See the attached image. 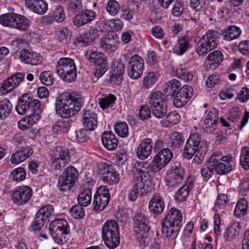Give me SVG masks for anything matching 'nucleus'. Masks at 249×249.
Returning a JSON list of instances; mask_svg holds the SVG:
<instances>
[{"mask_svg":"<svg viewBox=\"0 0 249 249\" xmlns=\"http://www.w3.org/2000/svg\"><path fill=\"white\" fill-rule=\"evenodd\" d=\"M82 123L87 129L89 131L95 130L97 127V114L92 109H84L82 115Z\"/></svg>","mask_w":249,"mask_h":249,"instance_id":"20","label":"nucleus"},{"mask_svg":"<svg viewBox=\"0 0 249 249\" xmlns=\"http://www.w3.org/2000/svg\"><path fill=\"white\" fill-rule=\"evenodd\" d=\"M13 179L17 182L24 180L26 177V172L24 168L19 167L14 170L11 174Z\"/></svg>","mask_w":249,"mask_h":249,"instance_id":"57","label":"nucleus"},{"mask_svg":"<svg viewBox=\"0 0 249 249\" xmlns=\"http://www.w3.org/2000/svg\"><path fill=\"white\" fill-rule=\"evenodd\" d=\"M110 200V194L108 188L105 186L100 187L93 198V209L96 211L103 210Z\"/></svg>","mask_w":249,"mask_h":249,"instance_id":"15","label":"nucleus"},{"mask_svg":"<svg viewBox=\"0 0 249 249\" xmlns=\"http://www.w3.org/2000/svg\"><path fill=\"white\" fill-rule=\"evenodd\" d=\"M116 99V98L114 95L109 94L107 96L100 99L99 104L100 107L104 109L110 107H112Z\"/></svg>","mask_w":249,"mask_h":249,"instance_id":"53","label":"nucleus"},{"mask_svg":"<svg viewBox=\"0 0 249 249\" xmlns=\"http://www.w3.org/2000/svg\"><path fill=\"white\" fill-rule=\"evenodd\" d=\"M53 208L52 205H46L42 206L36 213V215L47 221L48 218L53 214Z\"/></svg>","mask_w":249,"mask_h":249,"instance_id":"50","label":"nucleus"},{"mask_svg":"<svg viewBox=\"0 0 249 249\" xmlns=\"http://www.w3.org/2000/svg\"><path fill=\"white\" fill-rule=\"evenodd\" d=\"M33 195V191L31 187L24 186L18 188L14 192L12 196L13 201L19 205L27 203Z\"/></svg>","mask_w":249,"mask_h":249,"instance_id":"16","label":"nucleus"},{"mask_svg":"<svg viewBox=\"0 0 249 249\" xmlns=\"http://www.w3.org/2000/svg\"><path fill=\"white\" fill-rule=\"evenodd\" d=\"M53 18L54 20L58 22H61L64 20L65 14L62 6H57L53 12Z\"/></svg>","mask_w":249,"mask_h":249,"instance_id":"63","label":"nucleus"},{"mask_svg":"<svg viewBox=\"0 0 249 249\" xmlns=\"http://www.w3.org/2000/svg\"><path fill=\"white\" fill-rule=\"evenodd\" d=\"M148 186L146 181H143L142 177H137L135 178L132 188L142 195L146 193Z\"/></svg>","mask_w":249,"mask_h":249,"instance_id":"42","label":"nucleus"},{"mask_svg":"<svg viewBox=\"0 0 249 249\" xmlns=\"http://www.w3.org/2000/svg\"><path fill=\"white\" fill-rule=\"evenodd\" d=\"M25 4L31 11L39 15L44 14L48 9V4L43 0H26Z\"/></svg>","mask_w":249,"mask_h":249,"instance_id":"25","label":"nucleus"},{"mask_svg":"<svg viewBox=\"0 0 249 249\" xmlns=\"http://www.w3.org/2000/svg\"><path fill=\"white\" fill-rule=\"evenodd\" d=\"M211 121L218 122V112L214 108H212L206 112L205 116L203 120V122Z\"/></svg>","mask_w":249,"mask_h":249,"instance_id":"62","label":"nucleus"},{"mask_svg":"<svg viewBox=\"0 0 249 249\" xmlns=\"http://www.w3.org/2000/svg\"><path fill=\"white\" fill-rule=\"evenodd\" d=\"M124 59L128 61L127 73L128 76L133 79L140 78L144 69V60L140 55L134 54L130 58L128 55H124Z\"/></svg>","mask_w":249,"mask_h":249,"instance_id":"11","label":"nucleus"},{"mask_svg":"<svg viewBox=\"0 0 249 249\" xmlns=\"http://www.w3.org/2000/svg\"><path fill=\"white\" fill-rule=\"evenodd\" d=\"M115 132L121 137H126L128 134V126L124 122L116 123L114 125Z\"/></svg>","mask_w":249,"mask_h":249,"instance_id":"46","label":"nucleus"},{"mask_svg":"<svg viewBox=\"0 0 249 249\" xmlns=\"http://www.w3.org/2000/svg\"><path fill=\"white\" fill-rule=\"evenodd\" d=\"M0 24L11 28L24 31L30 26L29 20L24 16L14 13H8L0 16Z\"/></svg>","mask_w":249,"mask_h":249,"instance_id":"8","label":"nucleus"},{"mask_svg":"<svg viewBox=\"0 0 249 249\" xmlns=\"http://www.w3.org/2000/svg\"><path fill=\"white\" fill-rule=\"evenodd\" d=\"M182 215L180 211L171 208L161 220L163 234L169 239L176 238L182 226Z\"/></svg>","mask_w":249,"mask_h":249,"instance_id":"3","label":"nucleus"},{"mask_svg":"<svg viewBox=\"0 0 249 249\" xmlns=\"http://www.w3.org/2000/svg\"><path fill=\"white\" fill-rule=\"evenodd\" d=\"M50 230H52L57 235H65L69 233V226L65 219H56L53 221L50 225Z\"/></svg>","mask_w":249,"mask_h":249,"instance_id":"27","label":"nucleus"},{"mask_svg":"<svg viewBox=\"0 0 249 249\" xmlns=\"http://www.w3.org/2000/svg\"><path fill=\"white\" fill-rule=\"evenodd\" d=\"M83 206L75 205L73 206L70 210L71 216L75 219H81L85 215V211Z\"/></svg>","mask_w":249,"mask_h":249,"instance_id":"58","label":"nucleus"},{"mask_svg":"<svg viewBox=\"0 0 249 249\" xmlns=\"http://www.w3.org/2000/svg\"><path fill=\"white\" fill-rule=\"evenodd\" d=\"M193 88L188 85L182 87L177 92L174 99V105L179 108L184 106L193 95Z\"/></svg>","mask_w":249,"mask_h":249,"instance_id":"18","label":"nucleus"},{"mask_svg":"<svg viewBox=\"0 0 249 249\" xmlns=\"http://www.w3.org/2000/svg\"><path fill=\"white\" fill-rule=\"evenodd\" d=\"M101 140L104 146L108 150H114L118 145L117 139L110 131L105 132L102 135Z\"/></svg>","mask_w":249,"mask_h":249,"instance_id":"26","label":"nucleus"},{"mask_svg":"<svg viewBox=\"0 0 249 249\" xmlns=\"http://www.w3.org/2000/svg\"><path fill=\"white\" fill-rule=\"evenodd\" d=\"M176 76L185 81H191L193 78V73L187 70L184 65H180L175 71Z\"/></svg>","mask_w":249,"mask_h":249,"instance_id":"33","label":"nucleus"},{"mask_svg":"<svg viewBox=\"0 0 249 249\" xmlns=\"http://www.w3.org/2000/svg\"><path fill=\"white\" fill-rule=\"evenodd\" d=\"M183 142L182 134L178 132L175 131L170 135V144L173 149L180 147Z\"/></svg>","mask_w":249,"mask_h":249,"instance_id":"39","label":"nucleus"},{"mask_svg":"<svg viewBox=\"0 0 249 249\" xmlns=\"http://www.w3.org/2000/svg\"><path fill=\"white\" fill-rule=\"evenodd\" d=\"M102 235L105 245L108 248L114 249L119 245V227L116 221H106L102 227Z\"/></svg>","mask_w":249,"mask_h":249,"instance_id":"5","label":"nucleus"},{"mask_svg":"<svg viewBox=\"0 0 249 249\" xmlns=\"http://www.w3.org/2000/svg\"><path fill=\"white\" fill-rule=\"evenodd\" d=\"M248 208V201L244 198L240 199L237 203L234 210V214L237 218L244 216L247 212Z\"/></svg>","mask_w":249,"mask_h":249,"instance_id":"35","label":"nucleus"},{"mask_svg":"<svg viewBox=\"0 0 249 249\" xmlns=\"http://www.w3.org/2000/svg\"><path fill=\"white\" fill-rule=\"evenodd\" d=\"M218 122H203L202 127L204 133L211 134L214 133L217 129V124Z\"/></svg>","mask_w":249,"mask_h":249,"instance_id":"60","label":"nucleus"},{"mask_svg":"<svg viewBox=\"0 0 249 249\" xmlns=\"http://www.w3.org/2000/svg\"><path fill=\"white\" fill-rule=\"evenodd\" d=\"M86 57L90 62L94 63L97 66L106 63V60L104 54L96 52H90L89 53H87Z\"/></svg>","mask_w":249,"mask_h":249,"instance_id":"38","label":"nucleus"},{"mask_svg":"<svg viewBox=\"0 0 249 249\" xmlns=\"http://www.w3.org/2000/svg\"><path fill=\"white\" fill-rule=\"evenodd\" d=\"M229 201L227 195L223 194H219L215 202L214 209L216 211H217L218 209H223Z\"/></svg>","mask_w":249,"mask_h":249,"instance_id":"55","label":"nucleus"},{"mask_svg":"<svg viewBox=\"0 0 249 249\" xmlns=\"http://www.w3.org/2000/svg\"><path fill=\"white\" fill-rule=\"evenodd\" d=\"M181 85L179 81L173 79L166 84V92L171 94L176 91L177 89L181 87Z\"/></svg>","mask_w":249,"mask_h":249,"instance_id":"59","label":"nucleus"},{"mask_svg":"<svg viewBox=\"0 0 249 249\" xmlns=\"http://www.w3.org/2000/svg\"><path fill=\"white\" fill-rule=\"evenodd\" d=\"M134 229L137 241L142 247L148 245L150 242L148 231L149 221L145 214L141 212H137L133 217Z\"/></svg>","mask_w":249,"mask_h":249,"instance_id":"4","label":"nucleus"},{"mask_svg":"<svg viewBox=\"0 0 249 249\" xmlns=\"http://www.w3.org/2000/svg\"><path fill=\"white\" fill-rule=\"evenodd\" d=\"M152 114L155 117L160 119L165 116L167 112V107L166 103H161L159 105H157L150 108Z\"/></svg>","mask_w":249,"mask_h":249,"instance_id":"43","label":"nucleus"},{"mask_svg":"<svg viewBox=\"0 0 249 249\" xmlns=\"http://www.w3.org/2000/svg\"><path fill=\"white\" fill-rule=\"evenodd\" d=\"M189 48V38L183 36L178 39L173 49V52L176 54L181 55L187 51Z\"/></svg>","mask_w":249,"mask_h":249,"instance_id":"31","label":"nucleus"},{"mask_svg":"<svg viewBox=\"0 0 249 249\" xmlns=\"http://www.w3.org/2000/svg\"><path fill=\"white\" fill-rule=\"evenodd\" d=\"M30 102L31 96L28 94H23L18 100V103L16 106V110L19 115H23L30 109Z\"/></svg>","mask_w":249,"mask_h":249,"instance_id":"28","label":"nucleus"},{"mask_svg":"<svg viewBox=\"0 0 249 249\" xmlns=\"http://www.w3.org/2000/svg\"><path fill=\"white\" fill-rule=\"evenodd\" d=\"M70 127V124L68 121H59L53 126V133L61 134L66 133Z\"/></svg>","mask_w":249,"mask_h":249,"instance_id":"47","label":"nucleus"},{"mask_svg":"<svg viewBox=\"0 0 249 249\" xmlns=\"http://www.w3.org/2000/svg\"><path fill=\"white\" fill-rule=\"evenodd\" d=\"M220 35L213 30L207 31L197 41L195 51L199 56H205L209 52L216 47L218 44V39Z\"/></svg>","mask_w":249,"mask_h":249,"instance_id":"6","label":"nucleus"},{"mask_svg":"<svg viewBox=\"0 0 249 249\" xmlns=\"http://www.w3.org/2000/svg\"><path fill=\"white\" fill-rule=\"evenodd\" d=\"M153 141L150 138H146L141 142L137 149V156L142 160L147 159L152 153Z\"/></svg>","mask_w":249,"mask_h":249,"instance_id":"22","label":"nucleus"},{"mask_svg":"<svg viewBox=\"0 0 249 249\" xmlns=\"http://www.w3.org/2000/svg\"><path fill=\"white\" fill-rule=\"evenodd\" d=\"M12 110V105L7 99L0 101V119L5 118L10 114Z\"/></svg>","mask_w":249,"mask_h":249,"instance_id":"41","label":"nucleus"},{"mask_svg":"<svg viewBox=\"0 0 249 249\" xmlns=\"http://www.w3.org/2000/svg\"><path fill=\"white\" fill-rule=\"evenodd\" d=\"M41 82L46 86L52 85L54 82L53 73L50 71H42L39 76Z\"/></svg>","mask_w":249,"mask_h":249,"instance_id":"54","label":"nucleus"},{"mask_svg":"<svg viewBox=\"0 0 249 249\" xmlns=\"http://www.w3.org/2000/svg\"><path fill=\"white\" fill-rule=\"evenodd\" d=\"M240 164L245 170L249 169V147L244 146L241 150Z\"/></svg>","mask_w":249,"mask_h":249,"instance_id":"44","label":"nucleus"},{"mask_svg":"<svg viewBox=\"0 0 249 249\" xmlns=\"http://www.w3.org/2000/svg\"><path fill=\"white\" fill-rule=\"evenodd\" d=\"M70 37L71 34L67 29H63L60 30L58 34L59 41L64 44H66L69 42Z\"/></svg>","mask_w":249,"mask_h":249,"instance_id":"64","label":"nucleus"},{"mask_svg":"<svg viewBox=\"0 0 249 249\" xmlns=\"http://www.w3.org/2000/svg\"><path fill=\"white\" fill-rule=\"evenodd\" d=\"M170 176L171 173H169L165 178L166 185L170 188L176 187L181 184L184 179L177 176H175L173 178L171 179V177Z\"/></svg>","mask_w":249,"mask_h":249,"instance_id":"56","label":"nucleus"},{"mask_svg":"<svg viewBox=\"0 0 249 249\" xmlns=\"http://www.w3.org/2000/svg\"><path fill=\"white\" fill-rule=\"evenodd\" d=\"M120 9L119 3L116 0H109L106 6L107 12L112 16L117 15Z\"/></svg>","mask_w":249,"mask_h":249,"instance_id":"52","label":"nucleus"},{"mask_svg":"<svg viewBox=\"0 0 249 249\" xmlns=\"http://www.w3.org/2000/svg\"><path fill=\"white\" fill-rule=\"evenodd\" d=\"M212 158L216 161L213 165L217 174L226 175L231 171L233 158L231 156H223L221 152L216 151L212 154Z\"/></svg>","mask_w":249,"mask_h":249,"instance_id":"12","label":"nucleus"},{"mask_svg":"<svg viewBox=\"0 0 249 249\" xmlns=\"http://www.w3.org/2000/svg\"><path fill=\"white\" fill-rule=\"evenodd\" d=\"M210 65H219L223 60V54L219 51H214L210 53L207 57Z\"/></svg>","mask_w":249,"mask_h":249,"instance_id":"48","label":"nucleus"},{"mask_svg":"<svg viewBox=\"0 0 249 249\" xmlns=\"http://www.w3.org/2000/svg\"><path fill=\"white\" fill-rule=\"evenodd\" d=\"M179 119L180 116L178 113L175 112H171L161 121V125L165 127L172 126L178 123Z\"/></svg>","mask_w":249,"mask_h":249,"instance_id":"37","label":"nucleus"},{"mask_svg":"<svg viewBox=\"0 0 249 249\" xmlns=\"http://www.w3.org/2000/svg\"><path fill=\"white\" fill-rule=\"evenodd\" d=\"M169 173H171V179H172V178H174L175 176L184 178L185 174L184 168L181 167L180 163L178 162L174 163L171 166Z\"/></svg>","mask_w":249,"mask_h":249,"instance_id":"49","label":"nucleus"},{"mask_svg":"<svg viewBox=\"0 0 249 249\" xmlns=\"http://www.w3.org/2000/svg\"><path fill=\"white\" fill-rule=\"evenodd\" d=\"M50 159L52 167L55 170H61L70 161V151L65 147H57L53 150Z\"/></svg>","mask_w":249,"mask_h":249,"instance_id":"10","label":"nucleus"},{"mask_svg":"<svg viewBox=\"0 0 249 249\" xmlns=\"http://www.w3.org/2000/svg\"><path fill=\"white\" fill-rule=\"evenodd\" d=\"M83 103L81 95L77 93H64L56 100L55 110L62 117L69 118L80 110Z\"/></svg>","mask_w":249,"mask_h":249,"instance_id":"1","label":"nucleus"},{"mask_svg":"<svg viewBox=\"0 0 249 249\" xmlns=\"http://www.w3.org/2000/svg\"><path fill=\"white\" fill-rule=\"evenodd\" d=\"M164 207V201L162 196L158 193L154 194L149 202V213L154 217H157L163 213Z\"/></svg>","mask_w":249,"mask_h":249,"instance_id":"17","label":"nucleus"},{"mask_svg":"<svg viewBox=\"0 0 249 249\" xmlns=\"http://www.w3.org/2000/svg\"><path fill=\"white\" fill-rule=\"evenodd\" d=\"M190 190V184H185L178 190L176 195V199L181 202L185 200Z\"/></svg>","mask_w":249,"mask_h":249,"instance_id":"51","label":"nucleus"},{"mask_svg":"<svg viewBox=\"0 0 249 249\" xmlns=\"http://www.w3.org/2000/svg\"><path fill=\"white\" fill-rule=\"evenodd\" d=\"M99 44L101 48L104 51L114 52L118 48L119 42L111 33L105 35L100 39Z\"/></svg>","mask_w":249,"mask_h":249,"instance_id":"24","label":"nucleus"},{"mask_svg":"<svg viewBox=\"0 0 249 249\" xmlns=\"http://www.w3.org/2000/svg\"><path fill=\"white\" fill-rule=\"evenodd\" d=\"M159 76V74L154 72H150L144 77L143 86L144 88L148 89L154 85Z\"/></svg>","mask_w":249,"mask_h":249,"instance_id":"45","label":"nucleus"},{"mask_svg":"<svg viewBox=\"0 0 249 249\" xmlns=\"http://www.w3.org/2000/svg\"><path fill=\"white\" fill-rule=\"evenodd\" d=\"M173 153L168 148H163L155 156L150 165V170L156 172L161 170L173 158Z\"/></svg>","mask_w":249,"mask_h":249,"instance_id":"13","label":"nucleus"},{"mask_svg":"<svg viewBox=\"0 0 249 249\" xmlns=\"http://www.w3.org/2000/svg\"><path fill=\"white\" fill-rule=\"evenodd\" d=\"M241 225L239 223H233L229 226L227 230L224 232L223 236L225 240L231 241L239 234Z\"/></svg>","mask_w":249,"mask_h":249,"instance_id":"32","label":"nucleus"},{"mask_svg":"<svg viewBox=\"0 0 249 249\" xmlns=\"http://www.w3.org/2000/svg\"><path fill=\"white\" fill-rule=\"evenodd\" d=\"M40 118V116L38 113L31 114L18 121V127L22 130H26L37 122Z\"/></svg>","mask_w":249,"mask_h":249,"instance_id":"30","label":"nucleus"},{"mask_svg":"<svg viewBox=\"0 0 249 249\" xmlns=\"http://www.w3.org/2000/svg\"><path fill=\"white\" fill-rule=\"evenodd\" d=\"M98 173L102 175V179L105 183L115 184L119 181V174L112 165L106 162H101L99 164Z\"/></svg>","mask_w":249,"mask_h":249,"instance_id":"14","label":"nucleus"},{"mask_svg":"<svg viewBox=\"0 0 249 249\" xmlns=\"http://www.w3.org/2000/svg\"><path fill=\"white\" fill-rule=\"evenodd\" d=\"M124 66L120 60L114 62L110 72V80L111 83L116 85H120L123 80L124 73Z\"/></svg>","mask_w":249,"mask_h":249,"instance_id":"21","label":"nucleus"},{"mask_svg":"<svg viewBox=\"0 0 249 249\" xmlns=\"http://www.w3.org/2000/svg\"><path fill=\"white\" fill-rule=\"evenodd\" d=\"M96 17V14L94 11L83 9L73 18V22L75 26L79 27L93 20Z\"/></svg>","mask_w":249,"mask_h":249,"instance_id":"19","label":"nucleus"},{"mask_svg":"<svg viewBox=\"0 0 249 249\" xmlns=\"http://www.w3.org/2000/svg\"><path fill=\"white\" fill-rule=\"evenodd\" d=\"M79 204L86 207L88 206L91 201V191L90 189H87L81 193L77 198Z\"/></svg>","mask_w":249,"mask_h":249,"instance_id":"40","label":"nucleus"},{"mask_svg":"<svg viewBox=\"0 0 249 249\" xmlns=\"http://www.w3.org/2000/svg\"><path fill=\"white\" fill-rule=\"evenodd\" d=\"M208 150V143L201 140L198 133L192 134L188 139L183 149V157L190 160L195 155L192 164L198 165L201 163Z\"/></svg>","mask_w":249,"mask_h":249,"instance_id":"2","label":"nucleus"},{"mask_svg":"<svg viewBox=\"0 0 249 249\" xmlns=\"http://www.w3.org/2000/svg\"><path fill=\"white\" fill-rule=\"evenodd\" d=\"M166 103L164 101V95L160 91H157L151 93L149 97L148 104L151 108L161 103Z\"/></svg>","mask_w":249,"mask_h":249,"instance_id":"34","label":"nucleus"},{"mask_svg":"<svg viewBox=\"0 0 249 249\" xmlns=\"http://www.w3.org/2000/svg\"><path fill=\"white\" fill-rule=\"evenodd\" d=\"M78 177L77 170L73 166L68 167L58 177V189L61 192L71 190L75 185Z\"/></svg>","mask_w":249,"mask_h":249,"instance_id":"9","label":"nucleus"},{"mask_svg":"<svg viewBox=\"0 0 249 249\" xmlns=\"http://www.w3.org/2000/svg\"><path fill=\"white\" fill-rule=\"evenodd\" d=\"M56 72L63 81L71 82L77 77L74 61L69 57L61 58L57 62Z\"/></svg>","mask_w":249,"mask_h":249,"instance_id":"7","label":"nucleus"},{"mask_svg":"<svg viewBox=\"0 0 249 249\" xmlns=\"http://www.w3.org/2000/svg\"><path fill=\"white\" fill-rule=\"evenodd\" d=\"M215 159L213 160L211 157L207 160L203 165L200 173L202 179L205 181H207L212 177L214 170L213 164L216 162Z\"/></svg>","mask_w":249,"mask_h":249,"instance_id":"29","label":"nucleus"},{"mask_svg":"<svg viewBox=\"0 0 249 249\" xmlns=\"http://www.w3.org/2000/svg\"><path fill=\"white\" fill-rule=\"evenodd\" d=\"M46 221L45 220L41 218V216H38L36 215L34 222L30 227V231H36L41 230L44 226Z\"/></svg>","mask_w":249,"mask_h":249,"instance_id":"61","label":"nucleus"},{"mask_svg":"<svg viewBox=\"0 0 249 249\" xmlns=\"http://www.w3.org/2000/svg\"><path fill=\"white\" fill-rule=\"evenodd\" d=\"M19 58L22 62L32 65H37L42 61V57L39 53L27 49L21 51Z\"/></svg>","mask_w":249,"mask_h":249,"instance_id":"23","label":"nucleus"},{"mask_svg":"<svg viewBox=\"0 0 249 249\" xmlns=\"http://www.w3.org/2000/svg\"><path fill=\"white\" fill-rule=\"evenodd\" d=\"M241 34V29L235 26L229 27L228 30L224 32L223 39L226 41H231L237 38Z\"/></svg>","mask_w":249,"mask_h":249,"instance_id":"36","label":"nucleus"}]
</instances>
